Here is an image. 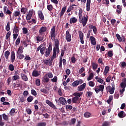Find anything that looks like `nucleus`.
Listing matches in <instances>:
<instances>
[{"instance_id": "1", "label": "nucleus", "mask_w": 126, "mask_h": 126, "mask_svg": "<svg viewBox=\"0 0 126 126\" xmlns=\"http://www.w3.org/2000/svg\"><path fill=\"white\" fill-rule=\"evenodd\" d=\"M3 9L4 13L6 15H8L9 16L10 21H13L15 17H18L22 15V13L20 11H14L12 13V11L8 9L7 6H4Z\"/></svg>"}, {"instance_id": "2", "label": "nucleus", "mask_w": 126, "mask_h": 126, "mask_svg": "<svg viewBox=\"0 0 126 126\" xmlns=\"http://www.w3.org/2000/svg\"><path fill=\"white\" fill-rule=\"evenodd\" d=\"M79 16V23H82L83 25V27H85L86 26L87 23L88 21V16H83L82 13H81L78 15Z\"/></svg>"}, {"instance_id": "3", "label": "nucleus", "mask_w": 126, "mask_h": 126, "mask_svg": "<svg viewBox=\"0 0 126 126\" xmlns=\"http://www.w3.org/2000/svg\"><path fill=\"white\" fill-rule=\"evenodd\" d=\"M50 37L52 40H55L56 38V26H54L50 31Z\"/></svg>"}, {"instance_id": "4", "label": "nucleus", "mask_w": 126, "mask_h": 126, "mask_svg": "<svg viewBox=\"0 0 126 126\" xmlns=\"http://www.w3.org/2000/svg\"><path fill=\"white\" fill-rule=\"evenodd\" d=\"M52 51V43H50L49 44V47L48 48H45V57L46 58H48L49 56H50V53H51Z\"/></svg>"}, {"instance_id": "5", "label": "nucleus", "mask_w": 126, "mask_h": 126, "mask_svg": "<svg viewBox=\"0 0 126 126\" xmlns=\"http://www.w3.org/2000/svg\"><path fill=\"white\" fill-rule=\"evenodd\" d=\"M104 89V86L103 85H99V86H97L96 88H95L94 90L96 94H98L99 92H101L102 94H103Z\"/></svg>"}, {"instance_id": "6", "label": "nucleus", "mask_w": 126, "mask_h": 126, "mask_svg": "<svg viewBox=\"0 0 126 126\" xmlns=\"http://www.w3.org/2000/svg\"><path fill=\"white\" fill-rule=\"evenodd\" d=\"M43 44L40 45L39 46L37 47V51H39L41 55H44V51L46 50V46H43Z\"/></svg>"}, {"instance_id": "7", "label": "nucleus", "mask_w": 126, "mask_h": 126, "mask_svg": "<svg viewBox=\"0 0 126 126\" xmlns=\"http://www.w3.org/2000/svg\"><path fill=\"white\" fill-rule=\"evenodd\" d=\"M55 101L57 102L58 101H60V103L62 105H65L67 103V101L66 100L65 98L64 97H60L59 99H55Z\"/></svg>"}, {"instance_id": "8", "label": "nucleus", "mask_w": 126, "mask_h": 126, "mask_svg": "<svg viewBox=\"0 0 126 126\" xmlns=\"http://www.w3.org/2000/svg\"><path fill=\"white\" fill-rule=\"evenodd\" d=\"M65 39L66 40L67 42L71 41V35L68 30H67V31L66 32Z\"/></svg>"}, {"instance_id": "9", "label": "nucleus", "mask_w": 126, "mask_h": 126, "mask_svg": "<svg viewBox=\"0 0 126 126\" xmlns=\"http://www.w3.org/2000/svg\"><path fill=\"white\" fill-rule=\"evenodd\" d=\"M78 33H79V36L81 41V43L82 44H84V34L83 32H82V31H78Z\"/></svg>"}, {"instance_id": "10", "label": "nucleus", "mask_w": 126, "mask_h": 126, "mask_svg": "<svg viewBox=\"0 0 126 126\" xmlns=\"http://www.w3.org/2000/svg\"><path fill=\"white\" fill-rule=\"evenodd\" d=\"M33 15V11H30L28 13V15H27L26 16V19L27 21L28 22L30 19H31L32 16Z\"/></svg>"}, {"instance_id": "11", "label": "nucleus", "mask_w": 126, "mask_h": 126, "mask_svg": "<svg viewBox=\"0 0 126 126\" xmlns=\"http://www.w3.org/2000/svg\"><path fill=\"white\" fill-rule=\"evenodd\" d=\"M44 112V109H42V112H38L39 115H43L45 118H49V115L48 113H43Z\"/></svg>"}, {"instance_id": "12", "label": "nucleus", "mask_w": 126, "mask_h": 126, "mask_svg": "<svg viewBox=\"0 0 126 126\" xmlns=\"http://www.w3.org/2000/svg\"><path fill=\"white\" fill-rule=\"evenodd\" d=\"M15 58L16 56L14 51H12L10 55V58L12 63H13V62H15Z\"/></svg>"}, {"instance_id": "13", "label": "nucleus", "mask_w": 126, "mask_h": 126, "mask_svg": "<svg viewBox=\"0 0 126 126\" xmlns=\"http://www.w3.org/2000/svg\"><path fill=\"white\" fill-rule=\"evenodd\" d=\"M57 52H56V47H54L53 50V55L51 57V61H53L55 58H56L57 57Z\"/></svg>"}, {"instance_id": "14", "label": "nucleus", "mask_w": 126, "mask_h": 126, "mask_svg": "<svg viewBox=\"0 0 126 126\" xmlns=\"http://www.w3.org/2000/svg\"><path fill=\"white\" fill-rule=\"evenodd\" d=\"M78 20L76 18V17H72V18H70V24H74L75 23H77Z\"/></svg>"}, {"instance_id": "15", "label": "nucleus", "mask_w": 126, "mask_h": 126, "mask_svg": "<svg viewBox=\"0 0 126 126\" xmlns=\"http://www.w3.org/2000/svg\"><path fill=\"white\" fill-rule=\"evenodd\" d=\"M66 10V6H64V7H63L62 9L61 10V12L59 14L61 18L63 17V16L64 14V12H65Z\"/></svg>"}, {"instance_id": "16", "label": "nucleus", "mask_w": 126, "mask_h": 126, "mask_svg": "<svg viewBox=\"0 0 126 126\" xmlns=\"http://www.w3.org/2000/svg\"><path fill=\"white\" fill-rule=\"evenodd\" d=\"M46 103H47V104L49 105V106L50 107H52V108H54V109L56 108V106H55L54 103H53L52 102H51V101L49 100L48 99L46 101Z\"/></svg>"}, {"instance_id": "17", "label": "nucleus", "mask_w": 126, "mask_h": 126, "mask_svg": "<svg viewBox=\"0 0 126 126\" xmlns=\"http://www.w3.org/2000/svg\"><path fill=\"white\" fill-rule=\"evenodd\" d=\"M83 93H73V95L74 96H76L77 97V98H78V103H79L80 102H79V98L80 96H81V95H82Z\"/></svg>"}, {"instance_id": "18", "label": "nucleus", "mask_w": 126, "mask_h": 126, "mask_svg": "<svg viewBox=\"0 0 126 126\" xmlns=\"http://www.w3.org/2000/svg\"><path fill=\"white\" fill-rule=\"evenodd\" d=\"M86 86V83H83V85H81V86H78V91H82L83 90H84Z\"/></svg>"}, {"instance_id": "19", "label": "nucleus", "mask_w": 126, "mask_h": 126, "mask_svg": "<svg viewBox=\"0 0 126 126\" xmlns=\"http://www.w3.org/2000/svg\"><path fill=\"white\" fill-rule=\"evenodd\" d=\"M90 40H91V43L92 45H96V39L94 36H90Z\"/></svg>"}, {"instance_id": "20", "label": "nucleus", "mask_w": 126, "mask_h": 126, "mask_svg": "<svg viewBox=\"0 0 126 126\" xmlns=\"http://www.w3.org/2000/svg\"><path fill=\"white\" fill-rule=\"evenodd\" d=\"M38 16L39 17V18L41 19V20H42V21L44 20V19H45L44 16L43 14V12H42V11H38Z\"/></svg>"}, {"instance_id": "21", "label": "nucleus", "mask_w": 126, "mask_h": 126, "mask_svg": "<svg viewBox=\"0 0 126 126\" xmlns=\"http://www.w3.org/2000/svg\"><path fill=\"white\" fill-rule=\"evenodd\" d=\"M47 31V27L45 26H42V27L40 28L39 29V32L40 34H42L43 32H46Z\"/></svg>"}, {"instance_id": "22", "label": "nucleus", "mask_w": 126, "mask_h": 126, "mask_svg": "<svg viewBox=\"0 0 126 126\" xmlns=\"http://www.w3.org/2000/svg\"><path fill=\"white\" fill-rule=\"evenodd\" d=\"M121 88H123L125 90L126 87V78H124L123 80V82L121 83Z\"/></svg>"}, {"instance_id": "23", "label": "nucleus", "mask_w": 126, "mask_h": 126, "mask_svg": "<svg viewBox=\"0 0 126 126\" xmlns=\"http://www.w3.org/2000/svg\"><path fill=\"white\" fill-rule=\"evenodd\" d=\"M110 70V67L109 66H106L104 69V71L103 72V75H106Z\"/></svg>"}, {"instance_id": "24", "label": "nucleus", "mask_w": 126, "mask_h": 126, "mask_svg": "<svg viewBox=\"0 0 126 126\" xmlns=\"http://www.w3.org/2000/svg\"><path fill=\"white\" fill-rule=\"evenodd\" d=\"M10 51H9V50H7L6 51H5L4 53V57L6 61H8V59L9 58V56H10Z\"/></svg>"}, {"instance_id": "25", "label": "nucleus", "mask_w": 126, "mask_h": 126, "mask_svg": "<svg viewBox=\"0 0 126 126\" xmlns=\"http://www.w3.org/2000/svg\"><path fill=\"white\" fill-rule=\"evenodd\" d=\"M118 116L119 118H125V117H126V113H125L124 111H121L120 112V113H118Z\"/></svg>"}, {"instance_id": "26", "label": "nucleus", "mask_w": 126, "mask_h": 126, "mask_svg": "<svg viewBox=\"0 0 126 126\" xmlns=\"http://www.w3.org/2000/svg\"><path fill=\"white\" fill-rule=\"evenodd\" d=\"M19 26H17L16 25H15L13 28V32H15L16 34H17V32H19Z\"/></svg>"}, {"instance_id": "27", "label": "nucleus", "mask_w": 126, "mask_h": 126, "mask_svg": "<svg viewBox=\"0 0 126 126\" xmlns=\"http://www.w3.org/2000/svg\"><path fill=\"white\" fill-rule=\"evenodd\" d=\"M72 102L73 103H79L78 98L76 96L73 97L72 98Z\"/></svg>"}, {"instance_id": "28", "label": "nucleus", "mask_w": 126, "mask_h": 126, "mask_svg": "<svg viewBox=\"0 0 126 126\" xmlns=\"http://www.w3.org/2000/svg\"><path fill=\"white\" fill-rule=\"evenodd\" d=\"M95 80L97 81V82H99L101 83V84H102L104 82V80L102 79L101 78H98V76H96L95 78Z\"/></svg>"}, {"instance_id": "29", "label": "nucleus", "mask_w": 126, "mask_h": 126, "mask_svg": "<svg viewBox=\"0 0 126 126\" xmlns=\"http://www.w3.org/2000/svg\"><path fill=\"white\" fill-rule=\"evenodd\" d=\"M39 75V74L38 73V71H36V70H33L32 72V76L38 77Z\"/></svg>"}, {"instance_id": "30", "label": "nucleus", "mask_w": 126, "mask_h": 126, "mask_svg": "<svg viewBox=\"0 0 126 126\" xmlns=\"http://www.w3.org/2000/svg\"><path fill=\"white\" fill-rule=\"evenodd\" d=\"M60 41L58 39H55V49H57L58 47H59Z\"/></svg>"}, {"instance_id": "31", "label": "nucleus", "mask_w": 126, "mask_h": 126, "mask_svg": "<svg viewBox=\"0 0 126 126\" xmlns=\"http://www.w3.org/2000/svg\"><path fill=\"white\" fill-rule=\"evenodd\" d=\"M21 11L22 13H23V14H25L27 13V11H28V8H27V7H23L21 9Z\"/></svg>"}, {"instance_id": "32", "label": "nucleus", "mask_w": 126, "mask_h": 126, "mask_svg": "<svg viewBox=\"0 0 126 126\" xmlns=\"http://www.w3.org/2000/svg\"><path fill=\"white\" fill-rule=\"evenodd\" d=\"M8 69L10 71H13L15 69V67H14V65L12 64H10V65H9Z\"/></svg>"}, {"instance_id": "33", "label": "nucleus", "mask_w": 126, "mask_h": 126, "mask_svg": "<svg viewBox=\"0 0 126 126\" xmlns=\"http://www.w3.org/2000/svg\"><path fill=\"white\" fill-rule=\"evenodd\" d=\"M10 22H8L7 23V25H6V26L5 27V30L7 32H8L9 31V30H10Z\"/></svg>"}, {"instance_id": "34", "label": "nucleus", "mask_w": 126, "mask_h": 126, "mask_svg": "<svg viewBox=\"0 0 126 126\" xmlns=\"http://www.w3.org/2000/svg\"><path fill=\"white\" fill-rule=\"evenodd\" d=\"M94 77V73H90V74H89V76L87 78V80L88 81L92 80V79H93Z\"/></svg>"}, {"instance_id": "35", "label": "nucleus", "mask_w": 126, "mask_h": 126, "mask_svg": "<svg viewBox=\"0 0 126 126\" xmlns=\"http://www.w3.org/2000/svg\"><path fill=\"white\" fill-rule=\"evenodd\" d=\"M98 66V65L97 64V63H92L93 69L94 70V71H95V70L97 69Z\"/></svg>"}, {"instance_id": "36", "label": "nucleus", "mask_w": 126, "mask_h": 126, "mask_svg": "<svg viewBox=\"0 0 126 126\" xmlns=\"http://www.w3.org/2000/svg\"><path fill=\"white\" fill-rule=\"evenodd\" d=\"M47 8L49 11H51L53 9L54 7L52 4H48L47 6Z\"/></svg>"}, {"instance_id": "37", "label": "nucleus", "mask_w": 126, "mask_h": 126, "mask_svg": "<svg viewBox=\"0 0 126 126\" xmlns=\"http://www.w3.org/2000/svg\"><path fill=\"white\" fill-rule=\"evenodd\" d=\"M113 95H109L108 99L107 100V102L108 103V104H110V103L111 101L113 100Z\"/></svg>"}, {"instance_id": "38", "label": "nucleus", "mask_w": 126, "mask_h": 126, "mask_svg": "<svg viewBox=\"0 0 126 126\" xmlns=\"http://www.w3.org/2000/svg\"><path fill=\"white\" fill-rule=\"evenodd\" d=\"M21 77L23 79V80H24L25 81H28V78L26 74H21Z\"/></svg>"}, {"instance_id": "39", "label": "nucleus", "mask_w": 126, "mask_h": 126, "mask_svg": "<svg viewBox=\"0 0 126 126\" xmlns=\"http://www.w3.org/2000/svg\"><path fill=\"white\" fill-rule=\"evenodd\" d=\"M44 39V37L43 36H40L38 35V36L36 37V40L37 41H42Z\"/></svg>"}, {"instance_id": "40", "label": "nucleus", "mask_w": 126, "mask_h": 126, "mask_svg": "<svg viewBox=\"0 0 126 126\" xmlns=\"http://www.w3.org/2000/svg\"><path fill=\"white\" fill-rule=\"evenodd\" d=\"M108 56L110 58H112L114 55V53L113 52V50H109L108 52Z\"/></svg>"}, {"instance_id": "41", "label": "nucleus", "mask_w": 126, "mask_h": 126, "mask_svg": "<svg viewBox=\"0 0 126 126\" xmlns=\"http://www.w3.org/2000/svg\"><path fill=\"white\" fill-rule=\"evenodd\" d=\"M91 116V113H90L89 112H86L85 113H84V117L85 118H90Z\"/></svg>"}, {"instance_id": "42", "label": "nucleus", "mask_w": 126, "mask_h": 126, "mask_svg": "<svg viewBox=\"0 0 126 126\" xmlns=\"http://www.w3.org/2000/svg\"><path fill=\"white\" fill-rule=\"evenodd\" d=\"M33 100V97L32 96V95H30L29 97L27 98V101L29 103H31L32 101Z\"/></svg>"}, {"instance_id": "43", "label": "nucleus", "mask_w": 126, "mask_h": 126, "mask_svg": "<svg viewBox=\"0 0 126 126\" xmlns=\"http://www.w3.org/2000/svg\"><path fill=\"white\" fill-rule=\"evenodd\" d=\"M17 79H20V76H19V75H14V76L12 77V80H13V81H16V80H17Z\"/></svg>"}, {"instance_id": "44", "label": "nucleus", "mask_w": 126, "mask_h": 126, "mask_svg": "<svg viewBox=\"0 0 126 126\" xmlns=\"http://www.w3.org/2000/svg\"><path fill=\"white\" fill-rule=\"evenodd\" d=\"M2 117L4 121H8L9 117L5 114V113H3Z\"/></svg>"}, {"instance_id": "45", "label": "nucleus", "mask_w": 126, "mask_h": 126, "mask_svg": "<svg viewBox=\"0 0 126 126\" xmlns=\"http://www.w3.org/2000/svg\"><path fill=\"white\" fill-rule=\"evenodd\" d=\"M22 47H19L18 50L17 51V54L18 55H20L22 53H23V51H22Z\"/></svg>"}, {"instance_id": "46", "label": "nucleus", "mask_w": 126, "mask_h": 126, "mask_svg": "<svg viewBox=\"0 0 126 126\" xmlns=\"http://www.w3.org/2000/svg\"><path fill=\"white\" fill-rule=\"evenodd\" d=\"M35 84L37 86H39L41 85L40 80L37 78L35 81Z\"/></svg>"}, {"instance_id": "47", "label": "nucleus", "mask_w": 126, "mask_h": 126, "mask_svg": "<svg viewBox=\"0 0 126 126\" xmlns=\"http://www.w3.org/2000/svg\"><path fill=\"white\" fill-rule=\"evenodd\" d=\"M78 85H79V82L78 80H77L76 81H75L72 83V86H74V87L77 86H78Z\"/></svg>"}, {"instance_id": "48", "label": "nucleus", "mask_w": 126, "mask_h": 126, "mask_svg": "<svg viewBox=\"0 0 126 126\" xmlns=\"http://www.w3.org/2000/svg\"><path fill=\"white\" fill-rule=\"evenodd\" d=\"M11 34V32H10V31L8 32H7V34L6 35L5 39H8L10 37Z\"/></svg>"}, {"instance_id": "49", "label": "nucleus", "mask_w": 126, "mask_h": 126, "mask_svg": "<svg viewBox=\"0 0 126 126\" xmlns=\"http://www.w3.org/2000/svg\"><path fill=\"white\" fill-rule=\"evenodd\" d=\"M4 122L2 121V115H0V126H4Z\"/></svg>"}, {"instance_id": "50", "label": "nucleus", "mask_w": 126, "mask_h": 126, "mask_svg": "<svg viewBox=\"0 0 126 126\" xmlns=\"http://www.w3.org/2000/svg\"><path fill=\"white\" fill-rule=\"evenodd\" d=\"M58 80V78L57 76H55L51 79V81L53 82H57Z\"/></svg>"}, {"instance_id": "51", "label": "nucleus", "mask_w": 126, "mask_h": 126, "mask_svg": "<svg viewBox=\"0 0 126 126\" xmlns=\"http://www.w3.org/2000/svg\"><path fill=\"white\" fill-rule=\"evenodd\" d=\"M26 101L25 97L24 96H21L20 97L19 101L21 103H23V102H25Z\"/></svg>"}, {"instance_id": "52", "label": "nucleus", "mask_w": 126, "mask_h": 126, "mask_svg": "<svg viewBox=\"0 0 126 126\" xmlns=\"http://www.w3.org/2000/svg\"><path fill=\"white\" fill-rule=\"evenodd\" d=\"M15 109L14 108H12V109H11V110L10 111V115L13 116L14 114H15Z\"/></svg>"}, {"instance_id": "53", "label": "nucleus", "mask_w": 126, "mask_h": 126, "mask_svg": "<svg viewBox=\"0 0 126 126\" xmlns=\"http://www.w3.org/2000/svg\"><path fill=\"white\" fill-rule=\"evenodd\" d=\"M43 80L44 82H49L50 81V78H48V77L44 76V78H43Z\"/></svg>"}, {"instance_id": "54", "label": "nucleus", "mask_w": 126, "mask_h": 126, "mask_svg": "<svg viewBox=\"0 0 126 126\" xmlns=\"http://www.w3.org/2000/svg\"><path fill=\"white\" fill-rule=\"evenodd\" d=\"M89 85L91 87H94L95 86V83L93 81H90V82H89Z\"/></svg>"}, {"instance_id": "55", "label": "nucleus", "mask_w": 126, "mask_h": 126, "mask_svg": "<svg viewBox=\"0 0 126 126\" xmlns=\"http://www.w3.org/2000/svg\"><path fill=\"white\" fill-rule=\"evenodd\" d=\"M20 41H21V38H20V37L17 38V39H16V43H15L16 46H18V45H19Z\"/></svg>"}, {"instance_id": "56", "label": "nucleus", "mask_w": 126, "mask_h": 126, "mask_svg": "<svg viewBox=\"0 0 126 126\" xmlns=\"http://www.w3.org/2000/svg\"><path fill=\"white\" fill-rule=\"evenodd\" d=\"M22 30H23V32L24 34L28 33V30L27 28L24 27V28H23Z\"/></svg>"}, {"instance_id": "57", "label": "nucleus", "mask_w": 126, "mask_h": 126, "mask_svg": "<svg viewBox=\"0 0 126 126\" xmlns=\"http://www.w3.org/2000/svg\"><path fill=\"white\" fill-rule=\"evenodd\" d=\"M65 108L67 110H72V109L73 108V106H71V105H66V106H65Z\"/></svg>"}, {"instance_id": "58", "label": "nucleus", "mask_w": 126, "mask_h": 126, "mask_svg": "<svg viewBox=\"0 0 126 126\" xmlns=\"http://www.w3.org/2000/svg\"><path fill=\"white\" fill-rule=\"evenodd\" d=\"M92 95H93L92 92H91V91L87 92V94H86L87 96L91 97V96H92Z\"/></svg>"}, {"instance_id": "59", "label": "nucleus", "mask_w": 126, "mask_h": 126, "mask_svg": "<svg viewBox=\"0 0 126 126\" xmlns=\"http://www.w3.org/2000/svg\"><path fill=\"white\" fill-rule=\"evenodd\" d=\"M43 63H44V64H45L46 65H49V60H43Z\"/></svg>"}, {"instance_id": "60", "label": "nucleus", "mask_w": 126, "mask_h": 126, "mask_svg": "<svg viewBox=\"0 0 126 126\" xmlns=\"http://www.w3.org/2000/svg\"><path fill=\"white\" fill-rule=\"evenodd\" d=\"M110 123L108 121H104L102 124V126H109Z\"/></svg>"}, {"instance_id": "61", "label": "nucleus", "mask_w": 126, "mask_h": 126, "mask_svg": "<svg viewBox=\"0 0 126 126\" xmlns=\"http://www.w3.org/2000/svg\"><path fill=\"white\" fill-rule=\"evenodd\" d=\"M91 9V5L89 4H88L87 3L86 4V10L87 11H90Z\"/></svg>"}, {"instance_id": "62", "label": "nucleus", "mask_w": 126, "mask_h": 126, "mask_svg": "<svg viewBox=\"0 0 126 126\" xmlns=\"http://www.w3.org/2000/svg\"><path fill=\"white\" fill-rule=\"evenodd\" d=\"M116 37L117 38L119 41H122V37H121V35H120L119 34H116Z\"/></svg>"}, {"instance_id": "63", "label": "nucleus", "mask_w": 126, "mask_h": 126, "mask_svg": "<svg viewBox=\"0 0 126 126\" xmlns=\"http://www.w3.org/2000/svg\"><path fill=\"white\" fill-rule=\"evenodd\" d=\"M46 123L45 122H42L37 124L38 126H46Z\"/></svg>"}, {"instance_id": "64", "label": "nucleus", "mask_w": 126, "mask_h": 126, "mask_svg": "<svg viewBox=\"0 0 126 126\" xmlns=\"http://www.w3.org/2000/svg\"><path fill=\"white\" fill-rule=\"evenodd\" d=\"M32 94L34 95V96H36V95H37V93L34 90H32Z\"/></svg>"}]
</instances>
